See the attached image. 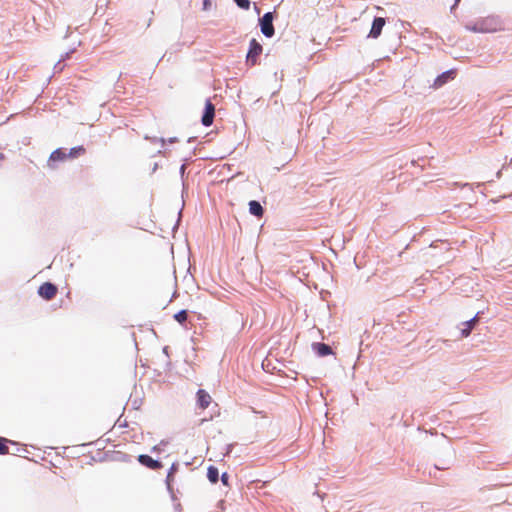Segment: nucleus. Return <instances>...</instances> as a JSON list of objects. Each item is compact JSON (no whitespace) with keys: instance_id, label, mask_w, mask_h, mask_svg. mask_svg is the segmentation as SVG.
Here are the masks:
<instances>
[{"instance_id":"obj_14","label":"nucleus","mask_w":512,"mask_h":512,"mask_svg":"<svg viewBox=\"0 0 512 512\" xmlns=\"http://www.w3.org/2000/svg\"><path fill=\"white\" fill-rule=\"evenodd\" d=\"M207 477L211 483H217L219 479V472L215 466H209L207 470Z\"/></svg>"},{"instance_id":"obj_9","label":"nucleus","mask_w":512,"mask_h":512,"mask_svg":"<svg viewBox=\"0 0 512 512\" xmlns=\"http://www.w3.org/2000/svg\"><path fill=\"white\" fill-rule=\"evenodd\" d=\"M456 71L454 69L448 70L441 75H439L433 84V87L439 88L443 86L445 83H447L449 80H453L455 78Z\"/></svg>"},{"instance_id":"obj_17","label":"nucleus","mask_w":512,"mask_h":512,"mask_svg":"<svg viewBox=\"0 0 512 512\" xmlns=\"http://www.w3.org/2000/svg\"><path fill=\"white\" fill-rule=\"evenodd\" d=\"M188 318V313L186 310H181L178 313L174 315V319L179 322L180 324H183Z\"/></svg>"},{"instance_id":"obj_18","label":"nucleus","mask_w":512,"mask_h":512,"mask_svg":"<svg viewBox=\"0 0 512 512\" xmlns=\"http://www.w3.org/2000/svg\"><path fill=\"white\" fill-rule=\"evenodd\" d=\"M238 7L244 10H248L250 8V0H234Z\"/></svg>"},{"instance_id":"obj_15","label":"nucleus","mask_w":512,"mask_h":512,"mask_svg":"<svg viewBox=\"0 0 512 512\" xmlns=\"http://www.w3.org/2000/svg\"><path fill=\"white\" fill-rule=\"evenodd\" d=\"M84 153H85V148L82 146H79V147H74V148L70 149V151L67 154H68V158H76L80 155H83Z\"/></svg>"},{"instance_id":"obj_4","label":"nucleus","mask_w":512,"mask_h":512,"mask_svg":"<svg viewBox=\"0 0 512 512\" xmlns=\"http://www.w3.org/2000/svg\"><path fill=\"white\" fill-rule=\"evenodd\" d=\"M58 292L56 285L50 282L43 283L39 289L38 294L45 300L53 299Z\"/></svg>"},{"instance_id":"obj_20","label":"nucleus","mask_w":512,"mask_h":512,"mask_svg":"<svg viewBox=\"0 0 512 512\" xmlns=\"http://www.w3.org/2000/svg\"><path fill=\"white\" fill-rule=\"evenodd\" d=\"M221 480L223 484L228 485V475L226 473L222 474Z\"/></svg>"},{"instance_id":"obj_6","label":"nucleus","mask_w":512,"mask_h":512,"mask_svg":"<svg viewBox=\"0 0 512 512\" xmlns=\"http://www.w3.org/2000/svg\"><path fill=\"white\" fill-rule=\"evenodd\" d=\"M138 461L143 466L152 469V470H159L163 467L162 463L158 460L153 459L151 456L146 454H141L138 456Z\"/></svg>"},{"instance_id":"obj_7","label":"nucleus","mask_w":512,"mask_h":512,"mask_svg":"<svg viewBox=\"0 0 512 512\" xmlns=\"http://www.w3.org/2000/svg\"><path fill=\"white\" fill-rule=\"evenodd\" d=\"M196 398H197V405L202 410L206 409L212 401V397L204 389H199L197 391Z\"/></svg>"},{"instance_id":"obj_3","label":"nucleus","mask_w":512,"mask_h":512,"mask_svg":"<svg viewBox=\"0 0 512 512\" xmlns=\"http://www.w3.org/2000/svg\"><path fill=\"white\" fill-rule=\"evenodd\" d=\"M260 27L261 32L266 37H272L275 33L274 26H273V14L271 12H267L263 15V17L260 19Z\"/></svg>"},{"instance_id":"obj_8","label":"nucleus","mask_w":512,"mask_h":512,"mask_svg":"<svg viewBox=\"0 0 512 512\" xmlns=\"http://www.w3.org/2000/svg\"><path fill=\"white\" fill-rule=\"evenodd\" d=\"M68 159V154L65 150L58 148L54 150L49 157L48 166L54 168V163L58 161H65Z\"/></svg>"},{"instance_id":"obj_22","label":"nucleus","mask_w":512,"mask_h":512,"mask_svg":"<svg viewBox=\"0 0 512 512\" xmlns=\"http://www.w3.org/2000/svg\"><path fill=\"white\" fill-rule=\"evenodd\" d=\"M207 5H208V1H207V0H205V2H204V6L206 7Z\"/></svg>"},{"instance_id":"obj_21","label":"nucleus","mask_w":512,"mask_h":512,"mask_svg":"<svg viewBox=\"0 0 512 512\" xmlns=\"http://www.w3.org/2000/svg\"><path fill=\"white\" fill-rule=\"evenodd\" d=\"M5 159V155L3 153H0V161Z\"/></svg>"},{"instance_id":"obj_13","label":"nucleus","mask_w":512,"mask_h":512,"mask_svg":"<svg viewBox=\"0 0 512 512\" xmlns=\"http://www.w3.org/2000/svg\"><path fill=\"white\" fill-rule=\"evenodd\" d=\"M249 211L252 215H255L257 217H262L264 213L261 204L255 200L249 202Z\"/></svg>"},{"instance_id":"obj_19","label":"nucleus","mask_w":512,"mask_h":512,"mask_svg":"<svg viewBox=\"0 0 512 512\" xmlns=\"http://www.w3.org/2000/svg\"><path fill=\"white\" fill-rule=\"evenodd\" d=\"M175 469H176L175 465H172V467H171V469H170V471H169V473L167 475V482H168V484L173 480V473H174Z\"/></svg>"},{"instance_id":"obj_10","label":"nucleus","mask_w":512,"mask_h":512,"mask_svg":"<svg viewBox=\"0 0 512 512\" xmlns=\"http://www.w3.org/2000/svg\"><path fill=\"white\" fill-rule=\"evenodd\" d=\"M386 21L382 17H377L374 19L372 23V27L369 33V36L372 38H378L381 35L382 29L385 25Z\"/></svg>"},{"instance_id":"obj_12","label":"nucleus","mask_w":512,"mask_h":512,"mask_svg":"<svg viewBox=\"0 0 512 512\" xmlns=\"http://www.w3.org/2000/svg\"><path fill=\"white\" fill-rule=\"evenodd\" d=\"M478 321V318L477 316H475L474 318L470 319L469 321H466L463 323V326L464 328L461 329V334L463 337H468L472 331V329L474 328V326L476 325Z\"/></svg>"},{"instance_id":"obj_2","label":"nucleus","mask_w":512,"mask_h":512,"mask_svg":"<svg viewBox=\"0 0 512 512\" xmlns=\"http://www.w3.org/2000/svg\"><path fill=\"white\" fill-rule=\"evenodd\" d=\"M473 32L492 33L497 31V23L494 19H484L478 21L473 27H469Z\"/></svg>"},{"instance_id":"obj_11","label":"nucleus","mask_w":512,"mask_h":512,"mask_svg":"<svg viewBox=\"0 0 512 512\" xmlns=\"http://www.w3.org/2000/svg\"><path fill=\"white\" fill-rule=\"evenodd\" d=\"M313 349L321 357L332 354L331 347L324 343H314Z\"/></svg>"},{"instance_id":"obj_5","label":"nucleus","mask_w":512,"mask_h":512,"mask_svg":"<svg viewBox=\"0 0 512 512\" xmlns=\"http://www.w3.org/2000/svg\"><path fill=\"white\" fill-rule=\"evenodd\" d=\"M214 116H215V107L210 100H207L205 103V111H204V114H203L202 120H201L202 124L204 126H210L213 123Z\"/></svg>"},{"instance_id":"obj_16","label":"nucleus","mask_w":512,"mask_h":512,"mask_svg":"<svg viewBox=\"0 0 512 512\" xmlns=\"http://www.w3.org/2000/svg\"><path fill=\"white\" fill-rule=\"evenodd\" d=\"M10 442V440L0 437V455H6L9 453V447L7 444Z\"/></svg>"},{"instance_id":"obj_1","label":"nucleus","mask_w":512,"mask_h":512,"mask_svg":"<svg viewBox=\"0 0 512 512\" xmlns=\"http://www.w3.org/2000/svg\"><path fill=\"white\" fill-rule=\"evenodd\" d=\"M262 50V45L256 39H252L250 41L249 51L246 56L247 64L254 66L257 63Z\"/></svg>"}]
</instances>
